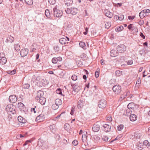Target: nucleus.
Masks as SVG:
<instances>
[{
  "label": "nucleus",
  "instance_id": "69168bd1",
  "mask_svg": "<svg viewBox=\"0 0 150 150\" xmlns=\"http://www.w3.org/2000/svg\"><path fill=\"white\" fill-rule=\"evenodd\" d=\"M4 53L1 52L0 53V58H1L4 57Z\"/></svg>",
  "mask_w": 150,
  "mask_h": 150
},
{
  "label": "nucleus",
  "instance_id": "f8f14e48",
  "mask_svg": "<svg viewBox=\"0 0 150 150\" xmlns=\"http://www.w3.org/2000/svg\"><path fill=\"white\" fill-rule=\"evenodd\" d=\"M44 118V115L42 114H41L36 117L35 120L36 121L38 122H40L43 121Z\"/></svg>",
  "mask_w": 150,
  "mask_h": 150
},
{
  "label": "nucleus",
  "instance_id": "6ab92c4d",
  "mask_svg": "<svg viewBox=\"0 0 150 150\" xmlns=\"http://www.w3.org/2000/svg\"><path fill=\"white\" fill-rule=\"evenodd\" d=\"M37 100H39V102L42 105H44L46 102V99L44 97H41L39 98L38 99H36Z\"/></svg>",
  "mask_w": 150,
  "mask_h": 150
},
{
  "label": "nucleus",
  "instance_id": "ea45409f",
  "mask_svg": "<svg viewBox=\"0 0 150 150\" xmlns=\"http://www.w3.org/2000/svg\"><path fill=\"white\" fill-rule=\"evenodd\" d=\"M59 106L56 104H53L52 106V108L54 110H56L58 108Z\"/></svg>",
  "mask_w": 150,
  "mask_h": 150
},
{
  "label": "nucleus",
  "instance_id": "864d4df0",
  "mask_svg": "<svg viewBox=\"0 0 150 150\" xmlns=\"http://www.w3.org/2000/svg\"><path fill=\"white\" fill-rule=\"evenodd\" d=\"M99 70L96 71L95 73V77L96 78L98 77H99Z\"/></svg>",
  "mask_w": 150,
  "mask_h": 150
},
{
  "label": "nucleus",
  "instance_id": "7ed1b4c3",
  "mask_svg": "<svg viewBox=\"0 0 150 150\" xmlns=\"http://www.w3.org/2000/svg\"><path fill=\"white\" fill-rule=\"evenodd\" d=\"M54 15V17L57 18L60 17L62 15L63 13L62 11L59 10L57 8V6L53 8Z\"/></svg>",
  "mask_w": 150,
  "mask_h": 150
},
{
  "label": "nucleus",
  "instance_id": "ddd939ff",
  "mask_svg": "<svg viewBox=\"0 0 150 150\" xmlns=\"http://www.w3.org/2000/svg\"><path fill=\"white\" fill-rule=\"evenodd\" d=\"M72 86L73 88V90L76 92H78L81 88L80 86L75 84L72 85Z\"/></svg>",
  "mask_w": 150,
  "mask_h": 150
},
{
  "label": "nucleus",
  "instance_id": "4d7b16f0",
  "mask_svg": "<svg viewBox=\"0 0 150 150\" xmlns=\"http://www.w3.org/2000/svg\"><path fill=\"white\" fill-rule=\"evenodd\" d=\"M72 144L74 146H76L78 144V141L77 140H74L72 142Z\"/></svg>",
  "mask_w": 150,
  "mask_h": 150
},
{
  "label": "nucleus",
  "instance_id": "1a4fd4ad",
  "mask_svg": "<svg viewBox=\"0 0 150 150\" xmlns=\"http://www.w3.org/2000/svg\"><path fill=\"white\" fill-rule=\"evenodd\" d=\"M102 129L105 132H108L110 131L111 126L108 124H104L103 126Z\"/></svg>",
  "mask_w": 150,
  "mask_h": 150
},
{
  "label": "nucleus",
  "instance_id": "f257e3e1",
  "mask_svg": "<svg viewBox=\"0 0 150 150\" xmlns=\"http://www.w3.org/2000/svg\"><path fill=\"white\" fill-rule=\"evenodd\" d=\"M65 11L68 14H71L73 15H75L78 13V10L76 8L71 7L70 8H67Z\"/></svg>",
  "mask_w": 150,
  "mask_h": 150
},
{
  "label": "nucleus",
  "instance_id": "49530a36",
  "mask_svg": "<svg viewBox=\"0 0 150 150\" xmlns=\"http://www.w3.org/2000/svg\"><path fill=\"white\" fill-rule=\"evenodd\" d=\"M146 16L150 12V10L149 9L144 10L142 11Z\"/></svg>",
  "mask_w": 150,
  "mask_h": 150
},
{
  "label": "nucleus",
  "instance_id": "c756f323",
  "mask_svg": "<svg viewBox=\"0 0 150 150\" xmlns=\"http://www.w3.org/2000/svg\"><path fill=\"white\" fill-rule=\"evenodd\" d=\"M25 3L28 5H31L33 4V0H24Z\"/></svg>",
  "mask_w": 150,
  "mask_h": 150
},
{
  "label": "nucleus",
  "instance_id": "4be33fe9",
  "mask_svg": "<svg viewBox=\"0 0 150 150\" xmlns=\"http://www.w3.org/2000/svg\"><path fill=\"white\" fill-rule=\"evenodd\" d=\"M18 121L21 123L24 124L26 122V120L21 116L18 117Z\"/></svg>",
  "mask_w": 150,
  "mask_h": 150
},
{
  "label": "nucleus",
  "instance_id": "dca6fc26",
  "mask_svg": "<svg viewBox=\"0 0 150 150\" xmlns=\"http://www.w3.org/2000/svg\"><path fill=\"white\" fill-rule=\"evenodd\" d=\"M118 53L115 50H112L110 53V55L111 57H114L118 55Z\"/></svg>",
  "mask_w": 150,
  "mask_h": 150
},
{
  "label": "nucleus",
  "instance_id": "0eeeda50",
  "mask_svg": "<svg viewBox=\"0 0 150 150\" xmlns=\"http://www.w3.org/2000/svg\"><path fill=\"white\" fill-rule=\"evenodd\" d=\"M18 106L21 111L23 112H25L26 110V108L24 105L21 103H19L18 104Z\"/></svg>",
  "mask_w": 150,
  "mask_h": 150
},
{
  "label": "nucleus",
  "instance_id": "393cba45",
  "mask_svg": "<svg viewBox=\"0 0 150 150\" xmlns=\"http://www.w3.org/2000/svg\"><path fill=\"white\" fill-rule=\"evenodd\" d=\"M83 133H84L82 135V139L83 142H84L85 141H86V140L87 139V132H86L84 133V132H83Z\"/></svg>",
  "mask_w": 150,
  "mask_h": 150
},
{
  "label": "nucleus",
  "instance_id": "f03ea898",
  "mask_svg": "<svg viewBox=\"0 0 150 150\" xmlns=\"http://www.w3.org/2000/svg\"><path fill=\"white\" fill-rule=\"evenodd\" d=\"M6 110L8 112H11L13 114L16 113L15 107L13 104L7 105L6 107Z\"/></svg>",
  "mask_w": 150,
  "mask_h": 150
},
{
  "label": "nucleus",
  "instance_id": "c85d7f7f",
  "mask_svg": "<svg viewBox=\"0 0 150 150\" xmlns=\"http://www.w3.org/2000/svg\"><path fill=\"white\" fill-rule=\"evenodd\" d=\"M141 83V79L140 78H138L136 84L135 85V87H137L138 88L140 86V84Z\"/></svg>",
  "mask_w": 150,
  "mask_h": 150
},
{
  "label": "nucleus",
  "instance_id": "5701e85b",
  "mask_svg": "<svg viewBox=\"0 0 150 150\" xmlns=\"http://www.w3.org/2000/svg\"><path fill=\"white\" fill-rule=\"evenodd\" d=\"M79 45L80 47L82 48L83 49L85 50L86 49L85 43L84 42L81 41L79 43Z\"/></svg>",
  "mask_w": 150,
  "mask_h": 150
},
{
  "label": "nucleus",
  "instance_id": "bf43d9fd",
  "mask_svg": "<svg viewBox=\"0 0 150 150\" xmlns=\"http://www.w3.org/2000/svg\"><path fill=\"white\" fill-rule=\"evenodd\" d=\"M16 70L15 69H14L13 70L11 71H9L10 73H9V74L11 75H13L15 74V73L16 72Z\"/></svg>",
  "mask_w": 150,
  "mask_h": 150
},
{
  "label": "nucleus",
  "instance_id": "aec40b11",
  "mask_svg": "<svg viewBox=\"0 0 150 150\" xmlns=\"http://www.w3.org/2000/svg\"><path fill=\"white\" fill-rule=\"evenodd\" d=\"M104 13L106 16L109 18H111L112 17V13L109 11H104Z\"/></svg>",
  "mask_w": 150,
  "mask_h": 150
},
{
  "label": "nucleus",
  "instance_id": "f704fd0d",
  "mask_svg": "<svg viewBox=\"0 0 150 150\" xmlns=\"http://www.w3.org/2000/svg\"><path fill=\"white\" fill-rule=\"evenodd\" d=\"M123 29V27L121 25L118 27H117L115 28V30L117 32H119L122 31Z\"/></svg>",
  "mask_w": 150,
  "mask_h": 150
},
{
  "label": "nucleus",
  "instance_id": "b1692460",
  "mask_svg": "<svg viewBox=\"0 0 150 150\" xmlns=\"http://www.w3.org/2000/svg\"><path fill=\"white\" fill-rule=\"evenodd\" d=\"M7 62L6 58L5 57L1 58L0 59V63L2 65L5 64Z\"/></svg>",
  "mask_w": 150,
  "mask_h": 150
},
{
  "label": "nucleus",
  "instance_id": "f3484780",
  "mask_svg": "<svg viewBox=\"0 0 150 150\" xmlns=\"http://www.w3.org/2000/svg\"><path fill=\"white\" fill-rule=\"evenodd\" d=\"M59 42L62 45H65L68 44L67 39L65 38H62L59 40Z\"/></svg>",
  "mask_w": 150,
  "mask_h": 150
},
{
  "label": "nucleus",
  "instance_id": "8fccbe9b",
  "mask_svg": "<svg viewBox=\"0 0 150 150\" xmlns=\"http://www.w3.org/2000/svg\"><path fill=\"white\" fill-rule=\"evenodd\" d=\"M71 79L73 81H76L77 80V77L75 74L71 76Z\"/></svg>",
  "mask_w": 150,
  "mask_h": 150
},
{
  "label": "nucleus",
  "instance_id": "37998d69",
  "mask_svg": "<svg viewBox=\"0 0 150 150\" xmlns=\"http://www.w3.org/2000/svg\"><path fill=\"white\" fill-rule=\"evenodd\" d=\"M124 127V126L122 125H120L117 127V130L118 131L121 130Z\"/></svg>",
  "mask_w": 150,
  "mask_h": 150
},
{
  "label": "nucleus",
  "instance_id": "de8ad7c7",
  "mask_svg": "<svg viewBox=\"0 0 150 150\" xmlns=\"http://www.w3.org/2000/svg\"><path fill=\"white\" fill-rule=\"evenodd\" d=\"M134 136L137 138H139L141 136V134L140 133H134Z\"/></svg>",
  "mask_w": 150,
  "mask_h": 150
},
{
  "label": "nucleus",
  "instance_id": "58836bf2",
  "mask_svg": "<svg viewBox=\"0 0 150 150\" xmlns=\"http://www.w3.org/2000/svg\"><path fill=\"white\" fill-rule=\"evenodd\" d=\"M139 15V17L141 18H143L146 16V15H145L142 11L140 12Z\"/></svg>",
  "mask_w": 150,
  "mask_h": 150
},
{
  "label": "nucleus",
  "instance_id": "473e14b6",
  "mask_svg": "<svg viewBox=\"0 0 150 150\" xmlns=\"http://www.w3.org/2000/svg\"><path fill=\"white\" fill-rule=\"evenodd\" d=\"M130 112V109H128L126 110V111H125L124 114L125 116H128L130 115L129 114H131Z\"/></svg>",
  "mask_w": 150,
  "mask_h": 150
},
{
  "label": "nucleus",
  "instance_id": "e2e57ef3",
  "mask_svg": "<svg viewBox=\"0 0 150 150\" xmlns=\"http://www.w3.org/2000/svg\"><path fill=\"white\" fill-rule=\"evenodd\" d=\"M133 61L132 60H129L128 61L127 64L128 65H130L132 64L133 63Z\"/></svg>",
  "mask_w": 150,
  "mask_h": 150
},
{
  "label": "nucleus",
  "instance_id": "412c9836",
  "mask_svg": "<svg viewBox=\"0 0 150 150\" xmlns=\"http://www.w3.org/2000/svg\"><path fill=\"white\" fill-rule=\"evenodd\" d=\"M129 116L130 120L131 121H135L137 119V116L135 114H131Z\"/></svg>",
  "mask_w": 150,
  "mask_h": 150
},
{
  "label": "nucleus",
  "instance_id": "79ce46f5",
  "mask_svg": "<svg viewBox=\"0 0 150 150\" xmlns=\"http://www.w3.org/2000/svg\"><path fill=\"white\" fill-rule=\"evenodd\" d=\"M14 38L13 37L10 36L8 38L7 40H8L10 42H12Z\"/></svg>",
  "mask_w": 150,
  "mask_h": 150
},
{
  "label": "nucleus",
  "instance_id": "680f3d73",
  "mask_svg": "<svg viewBox=\"0 0 150 150\" xmlns=\"http://www.w3.org/2000/svg\"><path fill=\"white\" fill-rule=\"evenodd\" d=\"M149 142L147 140H145L144 141L143 144L144 145L146 146L148 144Z\"/></svg>",
  "mask_w": 150,
  "mask_h": 150
},
{
  "label": "nucleus",
  "instance_id": "2f4dec72",
  "mask_svg": "<svg viewBox=\"0 0 150 150\" xmlns=\"http://www.w3.org/2000/svg\"><path fill=\"white\" fill-rule=\"evenodd\" d=\"M14 48L15 50L17 51H18L20 49V45L17 44H15L14 45Z\"/></svg>",
  "mask_w": 150,
  "mask_h": 150
},
{
  "label": "nucleus",
  "instance_id": "6e6552de",
  "mask_svg": "<svg viewBox=\"0 0 150 150\" xmlns=\"http://www.w3.org/2000/svg\"><path fill=\"white\" fill-rule=\"evenodd\" d=\"M9 101L11 103H15L17 100V98L16 96L15 95H12L10 96L9 97Z\"/></svg>",
  "mask_w": 150,
  "mask_h": 150
},
{
  "label": "nucleus",
  "instance_id": "39448f33",
  "mask_svg": "<svg viewBox=\"0 0 150 150\" xmlns=\"http://www.w3.org/2000/svg\"><path fill=\"white\" fill-rule=\"evenodd\" d=\"M117 49V51L120 53H123L126 50V46L123 44L118 45Z\"/></svg>",
  "mask_w": 150,
  "mask_h": 150
},
{
  "label": "nucleus",
  "instance_id": "13d9d810",
  "mask_svg": "<svg viewBox=\"0 0 150 150\" xmlns=\"http://www.w3.org/2000/svg\"><path fill=\"white\" fill-rule=\"evenodd\" d=\"M54 50L56 52H58L59 50V47L58 46L54 47Z\"/></svg>",
  "mask_w": 150,
  "mask_h": 150
},
{
  "label": "nucleus",
  "instance_id": "c03bdc74",
  "mask_svg": "<svg viewBox=\"0 0 150 150\" xmlns=\"http://www.w3.org/2000/svg\"><path fill=\"white\" fill-rule=\"evenodd\" d=\"M50 14L49 10L48 9L46 10L45 11V14L46 16L47 17H49Z\"/></svg>",
  "mask_w": 150,
  "mask_h": 150
},
{
  "label": "nucleus",
  "instance_id": "bb28decb",
  "mask_svg": "<svg viewBox=\"0 0 150 150\" xmlns=\"http://www.w3.org/2000/svg\"><path fill=\"white\" fill-rule=\"evenodd\" d=\"M62 100L60 99H57L55 100V104L59 106L62 104Z\"/></svg>",
  "mask_w": 150,
  "mask_h": 150
},
{
  "label": "nucleus",
  "instance_id": "7c9ffc66",
  "mask_svg": "<svg viewBox=\"0 0 150 150\" xmlns=\"http://www.w3.org/2000/svg\"><path fill=\"white\" fill-rule=\"evenodd\" d=\"M56 93L58 94L61 95L62 96H64V95H63L62 94V90L60 88H58L56 90Z\"/></svg>",
  "mask_w": 150,
  "mask_h": 150
},
{
  "label": "nucleus",
  "instance_id": "338daca9",
  "mask_svg": "<svg viewBox=\"0 0 150 150\" xmlns=\"http://www.w3.org/2000/svg\"><path fill=\"white\" fill-rule=\"evenodd\" d=\"M140 36L143 39H144L145 38V36L142 33H140Z\"/></svg>",
  "mask_w": 150,
  "mask_h": 150
},
{
  "label": "nucleus",
  "instance_id": "052dcab7",
  "mask_svg": "<svg viewBox=\"0 0 150 150\" xmlns=\"http://www.w3.org/2000/svg\"><path fill=\"white\" fill-rule=\"evenodd\" d=\"M126 96V94L125 95H121L120 98L119 100H121L122 99H124L125 98Z\"/></svg>",
  "mask_w": 150,
  "mask_h": 150
},
{
  "label": "nucleus",
  "instance_id": "9b49d317",
  "mask_svg": "<svg viewBox=\"0 0 150 150\" xmlns=\"http://www.w3.org/2000/svg\"><path fill=\"white\" fill-rule=\"evenodd\" d=\"M85 105V102L83 100L80 99L78 102L77 107L79 109L81 108Z\"/></svg>",
  "mask_w": 150,
  "mask_h": 150
},
{
  "label": "nucleus",
  "instance_id": "20e7f679",
  "mask_svg": "<svg viewBox=\"0 0 150 150\" xmlns=\"http://www.w3.org/2000/svg\"><path fill=\"white\" fill-rule=\"evenodd\" d=\"M112 90L115 94H118L121 91V87L119 85H116L113 86Z\"/></svg>",
  "mask_w": 150,
  "mask_h": 150
},
{
  "label": "nucleus",
  "instance_id": "4c0bfd02",
  "mask_svg": "<svg viewBox=\"0 0 150 150\" xmlns=\"http://www.w3.org/2000/svg\"><path fill=\"white\" fill-rule=\"evenodd\" d=\"M111 23L109 22H107L105 25V28L107 29H108L111 26Z\"/></svg>",
  "mask_w": 150,
  "mask_h": 150
},
{
  "label": "nucleus",
  "instance_id": "603ef678",
  "mask_svg": "<svg viewBox=\"0 0 150 150\" xmlns=\"http://www.w3.org/2000/svg\"><path fill=\"white\" fill-rule=\"evenodd\" d=\"M67 27L68 28L70 29L72 28V25L71 24L70 22L68 23H67Z\"/></svg>",
  "mask_w": 150,
  "mask_h": 150
},
{
  "label": "nucleus",
  "instance_id": "c9c22d12",
  "mask_svg": "<svg viewBox=\"0 0 150 150\" xmlns=\"http://www.w3.org/2000/svg\"><path fill=\"white\" fill-rule=\"evenodd\" d=\"M122 74V72L119 70H117L115 72V74L117 76H120Z\"/></svg>",
  "mask_w": 150,
  "mask_h": 150
},
{
  "label": "nucleus",
  "instance_id": "5fc2aeb1",
  "mask_svg": "<svg viewBox=\"0 0 150 150\" xmlns=\"http://www.w3.org/2000/svg\"><path fill=\"white\" fill-rule=\"evenodd\" d=\"M102 139L104 141L106 142L108 139V138L106 136H103L102 138Z\"/></svg>",
  "mask_w": 150,
  "mask_h": 150
},
{
  "label": "nucleus",
  "instance_id": "4468645a",
  "mask_svg": "<svg viewBox=\"0 0 150 150\" xmlns=\"http://www.w3.org/2000/svg\"><path fill=\"white\" fill-rule=\"evenodd\" d=\"M44 94V93L43 91L41 90H39L38 91L37 93V96L35 97V98L36 99H38V98L43 97V96Z\"/></svg>",
  "mask_w": 150,
  "mask_h": 150
},
{
  "label": "nucleus",
  "instance_id": "3c124183",
  "mask_svg": "<svg viewBox=\"0 0 150 150\" xmlns=\"http://www.w3.org/2000/svg\"><path fill=\"white\" fill-rule=\"evenodd\" d=\"M49 3L51 4H54L55 3L56 1L55 0H48Z\"/></svg>",
  "mask_w": 150,
  "mask_h": 150
},
{
  "label": "nucleus",
  "instance_id": "a211bd4d",
  "mask_svg": "<svg viewBox=\"0 0 150 150\" xmlns=\"http://www.w3.org/2000/svg\"><path fill=\"white\" fill-rule=\"evenodd\" d=\"M127 107L129 109H134L136 108V105L134 103H129L127 105Z\"/></svg>",
  "mask_w": 150,
  "mask_h": 150
},
{
  "label": "nucleus",
  "instance_id": "9d476101",
  "mask_svg": "<svg viewBox=\"0 0 150 150\" xmlns=\"http://www.w3.org/2000/svg\"><path fill=\"white\" fill-rule=\"evenodd\" d=\"M28 52V50L27 48L22 49L20 52L22 57H24L27 55Z\"/></svg>",
  "mask_w": 150,
  "mask_h": 150
},
{
  "label": "nucleus",
  "instance_id": "e433bc0d",
  "mask_svg": "<svg viewBox=\"0 0 150 150\" xmlns=\"http://www.w3.org/2000/svg\"><path fill=\"white\" fill-rule=\"evenodd\" d=\"M30 85L28 83H25L23 86V87L24 89H28L29 88Z\"/></svg>",
  "mask_w": 150,
  "mask_h": 150
},
{
  "label": "nucleus",
  "instance_id": "0e129e2a",
  "mask_svg": "<svg viewBox=\"0 0 150 150\" xmlns=\"http://www.w3.org/2000/svg\"><path fill=\"white\" fill-rule=\"evenodd\" d=\"M112 120L111 117H107V120L109 122H111Z\"/></svg>",
  "mask_w": 150,
  "mask_h": 150
},
{
  "label": "nucleus",
  "instance_id": "2eb2a0df",
  "mask_svg": "<svg viewBox=\"0 0 150 150\" xmlns=\"http://www.w3.org/2000/svg\"><path fill=\"white\" fill-rule=\"evenodd\" d=\"M100 129V126L97 124H94L92 127V129L94 132H98Z\"/></svg>",
  "mask_w": 150,
  "mask_h": 150
},
{
  "label": "nucleus",
  "instance_id": "774afa93",
  "mask_svg": "<svg viewBox=\"0 0 150 150\" xmlns=\"http://www.w3.org/2000/svg\"><path fill=\"white\" fill-rule=\"evenodd\" d=\"M56 59H57V61H58L60 62V61H61L62 60V58L60 57H59L57 58H56Z\"/></svg>",
  "mask_w": 150,
  "mask_h": 150
},
{
  "label": "nucleus",
  "instance_id": "a878e982",
  "mask_svg": "<svg viewBox=\"0 0 150 150\" xmlns=\"http://www.w3.org/2000/svg\"><path fill=\"white\" fill-rule=\"evenodd\" d=\"M70 126L69 124L67 123H66L64 125V128L66 130L68 131L70 130Z\"/></svg>",
  "mask_w": 150,
  "mask_h": 150
},
{
  "label": "nucleus",
  "instance_id": "cd10ccee",
  "mask_svg": "<svg viewBox=\"0 0 150 150\" xmlns=\"http://www.w3.org/2000/svg\"><path fill=\"white\" fill-rule=\"evenodd\" d=\"M64 2L66 5L67 6L71 5L73 3L72 0H65Z\"/></svg>",
  "mask_w": 150,
  "mask_h": 150
},
{
  "label": "nucleus",
  "instance_id": "72a5a7b5",
  "mask_svg": "<svg viewBox=\"0 0 150 150\" xmlns=\"http://www.w3.org/2000/svg\"><path fill=\"white\" fill-rule=\"evenodd\" d=\"M93 138L94 140V141L96 142H98L99 141L100 139V138L97 135H94L93 136Z\"/></svg>",
  "mask_w": 150,
  "mask_h": 150
},
{
  "label": "nucleus",
  "instance_id": "a18cd8bd",
  "mask_svg": "<svg viewBox=\"0 0 150 150\" xmlns=\"http://www.w3.org/2000/svg\"><path fill=\"white\" fill-rule=\"evenodd\" d=\"M55 128V125H54L53 124L50 126V129L52 132H53V130Z\"/></svg>",
  "mask_w": 150,
  "mask_h": 150
},
{
  "label": "nucleus",
  "instance_id": "423d86ee",
  "mask_svg": "<svg viewBox=\"0 0 150 150\" xmlns=\"http://www.w3.org/2000/svg\"><path fill=\"white\" fill-rule=\"evenodd\" d=\"M107 102L105 99H101L99 101L98 104V107L100 108L103 109L106 107Z\"/></svg>",
  "mask_w": 150,
  "mask_h": 150
},
{
  "label": "nucleus",
  "instance_id": "09e8293b",
  "mask_svg": "<svg viewBox=\"0 0 150 150\" xmlns=\"http://www.w3.org/2000/svg\"><path fill=\"white\" fill-rule=\"evenodd\" d=\"M118 20L120 21L123 20L124 18V16L123 15L120 14L119 15H118Z\"/></svg>",
  "mask_w": 150,
  "mask_h": 150
},
{
  "label": "nucleus",
  "instance_id": "a19ab883",
  "mask_svg": "<svg viewBox=\"0 0 150 150\" xmlns=\"http://www.w3.org/2000/svg\"><path fill=\"white\" fill-rule=\"evenodd\" d=\"M76 63L78 67H81L83 65L82 62L80 61H76Z\"/></svg>",
  "mask_w": 150,
  "mask_h": 150
},
{
  "label": "nucleus",
  "instance_id": "6e6d98bb",
  "mask_svg": "<svg viewBox=\"0 0 150 150\" xmlns=\"http://www.w3.org/2000/svg\"><path fill=\"white\" fill-rule=\"evenodd\" d=\"M56 58H53L52 59V63L54 64H56L57 62Z\"/></svg>",
  "mask_w": 150,
  "mask_h": 150
}]
</instances>
